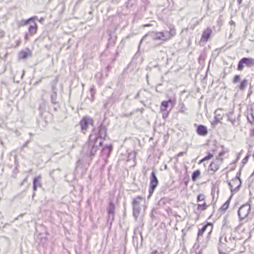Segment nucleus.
Here are the masks:
<instances>
[{
  "label": "nucleus",
  "instance_id": "nucleus-18",
  "mask_svg": "<svg viewBox=\"0 0 254 254\" xmlns=\"http://www.w3.org/2000/svg\"><path fill=\"white\" fill-rule=\"evenodd\" d=\"M207 205L205 202H203L202 204H198L197 210L198 211H202L207 209Z\"/></svg>",
  "mask_w": 254,
  "mask_h": 254
},
{
  "label": "nucleus",
  "instance_id": "nucleus-37",
  "mask_svg": "<svg viewBox=\"0 0 254 254\" xmlns=\"http://www.w3.org/2000/svg\"><path fill=\"white\" fill-rule=\"evenodd\" d=\"M43 20H44V18H41L39 20V21H40V22H42Z\"/></svg>",
  "mask_w": 254,
  "mask_h": 254
},
{
  "label": "nucleus",
  "instance_id": "nucleus-24",
  "mask_svg": "<svg viewBox=\"0 0 254 254\" xmlns=\"http://www.w3.org/2000/svg\"><path fill=\"white\" fill-rule=\"evenodd\" d=\"M206 198V196L204 194L200 193L199 194L197 197V201H204Z\"/></svg>",
  "mask_w": 254,
  "mask_h": 254
},
{
  "label": "nucleus",
  "instance_id": "nucleus-25",
  "mask_svg": "<svg viewBox=\"0 0 254 254\" xmlns=\"http://www.w3.org/2000/svg\"><path fill=\"white\" fill-rule=\"evenodd\" d=\"M200 172L198 170L195 171L193 173L192 176V179L193 181H195L196 179L199 176Z\"/></svg>",
  "mask_w": 254,
  "mask_h": 254
},
{
  "label": "nucleus",
  "instance_id": "nucleus-36",
  "mask_svg": "<svg viewBox=\"0 0 254 254\" xmlns=\"http://www.w3.org/2000/svg\"><path fill=\"white\" fill-rule=\"evenodd\" d=\"M184 153V152H180V153L179 154V156H182V155H183Z\"/></svg>",
  "mask_w": 254,
  "mask_h": 254
},
{
  "label": "nucleus",
  "instance_id": "nucleus-21",
  "mask_svg": "<svg viewBox=\"0 0 254 254\" xmlns=\"http://www.w3.org/2000/svg\"><path fill=\"white\" fill-rule=\"evenodd\" d=\"M247 83H248V80H247V79L243 80L241 82L240 85H239V89H241V90H244L245 89V88L247 85Z\"/></svg>",
  "mask_w": 254,
  "mask_h": 254
},
{
  "label": "nucleus",
  "instance_id": "nucleus-40",
  "mask_svg": "<svg viewBox=\"0 0 254 254\" xmlns=\"http://www.w3.org/2000/svg\"><path fill=\"white\" fill-rule=\"evenodd\" d=\"M25 39L26 40L27 39V35H26L25 37Z\"/></svg>",
  "mask_w": 254,
  "mask_h": 254
},
{
  "label": "nucleus",
  "instance_id": "nucleus-41",
  "mask_svg": "<svg viewBox=\"0 0 254 254\" xmlns=\"http://www.w3.org/2000/svg\"><path fill=\"white\" fill-rule=\"evenodd\" d=\"M217 112H218V111H217H217H215V114H217Z\"/></svg>",
  "mask_w": 254,
  "mask_h": 254
},
{
  "label": "nucleus",
  "instance_id": "nucleus-6",
  "mask_svg": "<svg viewBox=\"0 0 254 254\" xmlns=\"http://www.w3.org/2000/svg\"><path fill=\"white\" fill-rule=\"evenodd\" d=\"M241 182L239 178H235L229 183V186L231 191L233 192L236 191L238 190L239 188L241 186Z\"/></svg>",
  "mask_w": 254,
  "mask_h": 254
},
{
  "label": "nucleus",
  "instance_id": "nucleus-26",
  "mask_svg": "<svg viewBox=\"0 0 254 254\" xmlns=\"http://www.w3.org/2000/svg\"><path fill=\"white\" fill-rule=\"evenodd\" d=\"M213 157V155L212 154L208 153L207 156H206V157H205L204 158H203L202 159V161H207L208 160L212 159Z\"/></svg>",
  "mask_w": 254,
  "mask_h": 254
},
{
  "label": "nucleus",
  "instance_id": "nucleus-13",
  "mask_svg": "<svg viewBox=\"0 0 254 254\" xmlns=\"http://www.w3.org/2000/svg\"><path fill=\"white\" fill-rule=\"evenodd\" d=\"M212 225L210 223H207L206 225L203 226V227L199 229L198 232V236H200L202 235L204 231H206L207 228H209V233H210L212 230Z\"/></svg>",
  "mask_w": 254,
  "mask_h": 254
},
{
  "label": "nucleus",
  "instance_id": "nucleus-2",
  "mask_svg": "<svg viewBox=\"0 0 254 254\" xmlns=\"http://www.w3.org/2000/svg\"><path fill=\"white\" fill-rule=\"evenodd\" d=\"M175 35L176 30L174 28H171L169 31L152 32L151 33V36L153 39L165 41L171 39Z\"/></svg>",
  "mask_w": 254,
  "mask_h": 254
},
{
  "label": "nucleus",
  "instance_id": "nucleus-28",
  "mask_svg": "<svg viewBox=\"0 0 254 254\" xmlns=\"http://www.w3.org/2000/svg\"><path fill=\"white\" fill-rule=\"evenodd\" d=\"M162 112L163 113L162 117H163V119L167 118L169 115V112L167 111V110L166 111H164V112Z\"/></svg>",
  "mask_w": 254,
  "mask_h": 254
},
{
  "label": "nucleus",
  "instance_id": "nucleus-19",
  "mask_svg": "<svg viewBox=\"0 0 254 254\" xmlns=\"http://www.w3.org/2000/svg\"><path fill=\"white\" fill-rule=\"evenodd\" d=\"M111 151V147L109 146H106L102 150V153L103 155L108 156Z\"/></svg>",
  "mask_w": 254,
  "mask_h": 254
},
{
  "label": "nucleus",
  "instance_id": "nucleus-20",
  "mask_svg": "<svg viewBox=\"0 0 254 254\" xmlns=\"http://www.w3.org/2000/svg\"><path fill=\"white\" fill-rule=\"evenodd\" d=\"M209 168L211 170L215 172L218 170L219 165L217 164L216 163L213 162L210 164L209 166Z\"/></svg>",
  "mask_w": 254,
  "mask_h": 254
},
{
  "label": "nucleus",
  "instance_id": "nucleus-31",
  "mask_svg": "<svg viewBox=\"0 0 254 254\" xmlns=\"http://www.w3.org/2000/svg\"><path fill=\"white\" fill-rule=\"evenodd\" d=\"M228 120L233 124V125H234V123L235 122V119H232L231 118H230V117H228Z\"/></svg>",
  "mask_w": 254,
  "mask_h": 254
},
{
  "label": "nucleus",
  "instance_id": "nucleus-22",
  "mask_svg": "<svg viewBox=\"0 0 254 254\" xmlns=\"http://www.w3.org/2000/svg\"><path fill=\"white\" fill-rule=\"evenodd\" d=\"M36 19H37V17H36V16L31 17L30 18H29V19H28L27 20H24V21H22L21 24L23 25H28L30 21L33 20H36Z\"/></svg>",
  "mask_w": 254,
  "mask_h": 254
},
{
  "label": "nucleus",
  "instance_id": "nucleus-8",
  "mask_svg": "<svg viewBox=\"0 0 254 254\" xmlns=\"http://www.w3.org/2000/svg\"><path fill=\"white\" fill-rule=\"evenodd\" d=\"M175 100L173 99H169L168 101H164L161 103L160 107L161 112L166 111L167 108L170 106L173 108L174 106Z\"/></svg>",
  "mask_w": 254,
  "mask_h": 254
},
{
  "label": "nucleus",
  "instance_id": "nucleus-33",
  "mask_svg": "<svg viewBox=\"0 0 254 254\" xmlns=\"http://www.w3.org/2000/svg\"><path fill=\"white\" fill-rule=\"evenodd\" d=\"M249 158V156H247L244 159H243V162H246L247 161L248 159Z\"/></svg>",
  "mask_w": 254,
  "mask_h": 254
},
{
  "label": "nucleus",
  "instance_id": "nucleus-14",
  "mask_svg": "<svg viewBox=\"0 0 254 254\" xmlns=\"http://www.w3.org/2000/svg\"><path fill=\"white\" fill-rule=\"evenodd\" d=\"M115 208V204L113 202H110L108 208V213L109 218H111L112 220L114 219V210Z\"/></svg>",
  "mask_w": 254,
  "mask_h": 254
},
{
  "label": "nucleus",
  "instance_id": "nucleus-27",
  "mask_svg": "<svg viewBox=\"0 0 254 254\" xmlns=\"http://www.w3.org/2000/svg\"><path fill=\"white\" fill-rule=\"evenodd\" d=\"M240 81V76L239 75H237L234 77L233 79V82L236 83Z\"/></svg>",
  "mask_w": 254,
  "mask_h": 254
},
{
  "label": "nucleus",
  "instance_id": "nucleus-9",
  "mask_svg": "<svg viewBox=\"0 0 254 254\" xmlns=\"http://www.w3.org/2000/svg\"><path fill=\"white\" fill-rule=\"evenodd\" d=\"M92 123V119L89 117L84 118L80 122V126L82 130H86L89 124Z\"/></svg>",
  "mask_w": 254,
  "mask_h": 254
},
{
  "label": "nucleus",
  "instance_id": "nucleus-16",
  "mask_svg": "<svg viewBox=\"0 0 254 254\" xmlns=\"http://www.w3.org/2000/svg\"><path fill=\"white\" fill-rule=\"evenodd\" d=\"M41 178V177L40 176H38L34 178L33 182V190L34 191L36 190L38 187H40L41 186V184L40 182Z\"/></svg>",
  "mask_w": 254,
  "mask_h": 254
},
{
  "label": "nucleus",
  "instance_id": "nucleus-32",
  "mask_svg": "<svg viewBox=\"0 0 254 254\" xmlns=\"http://www.w3.org/2000/svg\"><path fill=\"white\" fill-rule=\"evenodd\" d=\"M250 135L252 136H254V128H252L250 130Z\"/></svg>",
  "mask_w": 254,
  "mask_h": 254
},
{
  "label": "nucleus",
  "instance_id": "nucleus-7",
  "mask_svg": "<svg viewBox=\"0 0 254 254\" xmlns=\"http://www.w3.org/2000/svg\"><path fill=\"white\" fill-rule=\"evenodd\" d=\"M158 184V181L154 172H153L151 173V176L150 177V189L149 190L150 194H151L153 192Z\"/></svg>",
  "mask_w": 254,
  "mask_h": 254
},
{
  "label": "nucleus",
  "instance_id": "nucleus-29",
  "mask_svg": "<svg viewBox=\"0 0 254 254\" xmlns=\"http://www.w3.org/2000/svg\"><path fill=\"white\" fill-rule=\"evenodd\" d=\"M215 121H214V124H217L220 121V118L217 115H215L214 117Z\"/></svg>",
  "mask_w": 254,
  "mask_h": 254
},
{
  "label": "nucleus",
  "instance_id": "nucleus-34",
  "mask_svg": "<svg viewBox=\"0 0 254 254\" xmlns=\"http://www.w3.org/2000/svg\"><path fill=\"white\" fill-rule=\"evenodd\" d=\"M54 99H55V98H54V95H52V101L53 103H55V102L54 101Z\"/></svg>",
  "mask_w": 254,
  "mask_h": 254
},
{
  "label": "nucleus",
  "instance_id": "nucleus-1",
  "mask_svg": "<svg viewBox=\"0 0 254 254\" xmlns=\"http://www.w3.org/2000/svg\"><path fill=\"white\" fill-rule=\"evenodd\" d=\"M132 204L133 205V216L137 220L141 221L146 208L145 198L140 196L134 198Z\"/></svg>",
  "mask_w": 254,
  "mask_h": 254
},
{
  "label": "nucleus",
  "instance_id": "nucleus-43",
  "mask_svg": "<svg viewBox=\"0 0 254 254\" xmlns=\"http://www.w3.org/2000/svg\"><path fill=\"white\" fill-rule=\"evenodd\" d=\"M222 154V153H220L219 155H221Z\"/></svg>",
  "mask_w": 254,
  "mask_h": 254
},
{
  "label": "nucleus",
  "instance_id": "nucleus-4",
  "mask_svg": "<svg viewBox=\"0 0 254 254\" xmlns=\"http://www.w3.org/2000/svg\"><path fill=\"white\" fill-rule=\"evenodd\" d=\"M245 64L248 67H251L254 65V59L252 58H244L239 62L238 69L239 70H242L244 67V64Z\"/></svg>",
  "mask_w": 254,
  "mask_h": 254
},
{
  "label": "nucleus",
  "instance_id": "nucleus-38",
  "mask_svg": "<svg viewBox=\"0 0 254 254\" xmlns=\"http://www.w3.org/2000/svg\"><path fill=\"white\" fill-rule=\"evenodd\" d=\"M204 161H202V159L199 161V164H200L202 162H203Z\"/></svg>",
  "mask_w": 254,
  "mask_h": 254
},
{
  "label": "nucleus",
  "instance_id": "nucleus-42",
  "mask_svg": "<svg viewBox=\"0 0 254 254\" xmlns=\"http://www.w3.org/2000/svg\"><path fill=\"white\" fill-rule=\"evenodd\" d=\"M206 231H209V228H207V230H206Z\"/></svg>",
  "mask_w": 254,
  "mask_h": 254
},
{
  "label": "nucleus",
  "instance_id": "nucleus-30",
  "mask_svg": "<svg viewBox=\"0 0 254 254\" xmlns=\"http://www.w3.org/2000/svg\"><path fill=\"white\" fill-rule=\"evenodd\" d=\"M251 117H252V120L250 119V118L249 117H248L247 118H248V120L249 121V122L251 123H252L254 121V116L253 113H252L251 114Z\"/></svg>",
  "mask_w": 254,
  "mask_h": 254
},
{
  "label": "nucleus",
  "instance_id": "nucleus-12",
  "mask_svg": "<svg viewBox=\"0 0 254 254\" xmlns=\"http://www.w3.org/2000/svg\"><path fill=\"white\" fill-rule=\"evenodd\" d=\"M207 129L205 126L203 125H200L197 128V133L199 135L204 136L207 134Z\"/></svg>",
  "mask_w": 254,
  "mask_h": 254
},
{
  "label": "nucleus",
  "instance_id": "nucleus-10",
  "mask_svg": "<svg viewBox=\"0 0 254 254\" xmlns=\"http://www.w3.org/2000/svg\"><path fill=\"white\" fill-rule=\"evenodd\" d=\"M32 56V52L28 49L22 50L19 54V59L26 60Z\"/></svg>",
  "mask_w": 254,
  "mask_h": 254
},
{
  "label": "nucleus",
  "instance_id": "nucleus-23",
  "mask_svg": "<svg viewBox=\"0 0 254 254\" xmlns=\"http://www.w3.org/2000/svg\"><path fill=\"white\" fill-rule=\"evenodd\" d=\"M230 199L231 198L227 200V201L222 206V207H221V209L222 210H226L228 208L230 204Z\"/></svg>",
  "mask_w": 254,
  "mask_h": 254
},
{
  "label": "nucleus",
  "instance_id": "nucleus-35",
  "mask_svg": "<svg viewBox=\"0 0 254 254\" xmlns=\"http://www.w3.org/2000/svg\"><path fill=\"white\" fill-rule=\"evenodd\" d=\"M229 23L231 24V25H233V24H234V22L233 21V20H231L230 21Z\"/></svg>",
  "mask_w": 254,
  "mask_h": 254
},
{
  "label": "nucleus",
  "instance_id": "nucleus-3",
  "mask_svg": "<svg viewBox=\"0 0 254 254\" xmlns=\"http://www.w3.org/2000/svg\"><path fill=\"white\" fill-rule=\"evenodd\" d=\"M103 141V140L99 138L96 134H91L89 137V146L96 150L102 146Z\"/></svg>",
  "mask_w": 254,
  "mask_h": 254
},
{
  "label": "nucleus",
  "instance_id": "nucleus-17",
  "mask_svg": "<svg viewBox=\"0 0 254 254\" xmlns=\"http://www.w3.org/2000/svg\"><path fill=\"white\" fill-rule=\"evenodd\" d=\"M37 25L34 23V25H30L29 28V33L30 35H33L37 32Z\"/></svg>",
  "mask_w": 254,
  "mask_h": 254
},
{
  "label": "nucleus",
  "instance_id": "nucleus-39",
  "mask_svg": "<svg viewBox=\"0 0 254 254\" xmlns=\"http://www.w3.org/2000/svg\"><path fill=\"white\" fill-rule=\"evenodd\" d=\"M242 0H238V2L240 3Z\"/></svg>",
  "mask_w": 254,
  "mask_h": 254
},
{
  "label": "nucleus",
  "instance_id": "nucleus-5",
  "mask_svg": "<svg viewBox=\"0 0 254 254\" xmlns=\"http://www.w3.org/2000/svg\"><path fill=\"white\" fill-rule=\"evenodd\" d=\"M250 210L251 206L248 204L242 206L238 210V215L240 218L241 219L245 218L250 213Z\"/></svg>",
  "mask_w": 254,
  "mask_h": 254
},
{
  "label": "nucleus",
  "instance_id": "nucleus-15",
  "mask_svg": "<svg viewBox=\"0 0 254 254\" xmlns=\"http://www.w3.org/2000/svg\"><path fill=\"white\" fill-rule=\"evenodd\" d=\"M106 129L104 127H101L99 131V133L96 135L99 138L104 140L106 136Z\"/></svg>",
  "mask_w": 254,
  "mask_h": 254
},
{
  "label": "nucleus",
  "instance_id": "nucleus-11",
  "mask_svg": "<svg viewBox=\"0 0 254 254\" xmlns=\"http://www.w3.org/2000/svg\"><path fill=\"white\" fill-rule=\"evenodd\" d=\"M211 30L210 28H207L203 33L201 40L200 41V44L202 43L206 42L210 37L211 34Z\"/></svg>",
  "mask_w": 254,
  "mask_h": 254
}]
</instances>
